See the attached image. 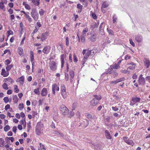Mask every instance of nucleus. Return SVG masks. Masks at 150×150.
<instances>
[{
    "label": "nucleus",
    "instance_id": "obj_43",
    "mask_svg": "<svg viewBox=\"0 0 150 150\" xmlns=\"http://www.w3.org/2000/svg\"><path fill=\"white\" fill-rule=\"evenodd\" d=\"M73 59L74 62L76 63L78 61V59L77 58L75 54H73Z\"/></svg>",
    "mask_w": 150,
    "mask_h": 150
},
{
    "label": "nucleus",
    "instance_id": "obj_54",
    "mask_svg": "<svg viewBox=\"0 0 150 150\" xmlns=\"http://www.w3.org/2000/svg\"><path fill=\"white\" fill-rule=\"evenodd\" d=\"M112 110L115 111H118L119 110L118 108H117L116 106L113 107L112 106Z\"/></svg>",
    "mask_w": 150,
    "mask_h": 150
},
{
    "label": "nucleus",
    "instance_id": "obj_63",
    "mask_svg": "<svg viewBox=\"0 0 150 150\" xmlns=\"http://www.w3.org/2000/svg\"><path fill=\"white\" fill-rule=\"evenodd\" d=\"M104 26L103 25V23H101L99 27V30H101V29H104Z\"/></svg>",
    "mask_w": 150,
    "mask_h": 150
},
{
    "label": "nucleus",
    "instance_id": "obj_22",
    "mask_svg": "<svg viewBox=\"0 0 150 150\" xmlns=\"http://www.w3.org/2000/svg\"><path fill=\"white\" fill-rule=\"evenodd\" d=\"M132 100L134 101L135 103L140 102L141 100L140 98L139 97H133L132 98Z\"/></svg>",
    "mask_w": 150,
    "mask_h": 150
},
{
    "label": "nucleus",
    "instance_id": "obj_20",
    "mask_svg": "<svg viewBox=\"0 0 150 150\" xmlns=\"http://www.w3.org/2000/svg\"><path fill=\"white\" fill-rule=\"evenodd\" d=\"M57 84H53L52 86V93L53 94L55 95V90H56Z\"/></svg>",
    "mask_w": 150,
    "mask_h": 150
},
{
    "label": "nucleus",
    "instance_id": "obj_41",
    "mask_svg": "<svg viewBox=\"0 0 150 150\" xmlns=\"http://www.w3.org/2000/svg\"><path fill=\"white\" fill-rule=\"evenodd\" d=\"M61 94L64 99H65L67 98V95L66 93V92H61Z\"/></svg>",
    "mask_w": 150,
    "mask_h": 150
},
{
    "label": "nucleus",
    "instance_id": "obj_29",
    "mask_svg": "<svg viewBox=\"0 0 150 150\" xmlns=\"http://www.w3.org/2000/svg\"><path fill=\"white\" fill-rule=\"evenodd\" d=\"M110 67H111L112 69H117L120 68V67L119 66H118V65H117L116 64H115L113 66H110Z\"/></svg>",
    "mask_w": 150,
    "mask_h": 150
},
{
    "label": "nucleus",
    "instance_id": "obj_37",
    "mask_svg": "<svg viewBox=\"0 0 150 150\" xmlns=\"http://www.w3.org/2000/svg\"><path fill=\"white\" fill-rule=\"evenodd\" d=\"M108 6V4L106 3V2H104L102 5L101 7L103 8H106Z\"/></svg>",
    "mask_w": 150,
    "mask_h": 150
},
{
    "label": "nucleus",
    "instance_id": "obj_23",
    "mask_svg": "<svg viewBox=\"0 0 150 150\" xmlns=\"http://www.w3.org/2000/svg\"><path fill=\"white\" fill-rule=\"evenodd\" d=\"M93 96L94 97V98L96 100L99 101L102 98V97L100 95H93Z\"/></svg>",
    "mask_w": 150,
    "mask_h": 150
},
{
    "label": "nucleus",
    "instance_id": "obj_50",
    "mask_svg": "<svg viewBox=\"0 0 150 150\" xmlns=\"http://www.w3.org/2000/svg\"><path fill=\"white\" fill-rule=\"evenodd\" d=\"M3 100L4 102L6 103H7L9 101V99L7 97H5Z\"/></svg>",
    "mask_w": 150,
    "mask_h": 150
},
{
    "label": "nucleus",
    "instance_id": "obj_16",
    "mask_svg": "<svg viewBox=\"0 0 150 150\" xmlns=\"http://www.w3.org/2000/svg\"><path fill=\"white\" fill-rule=\"evenodd\" d=\"M83 125L86 128L89 124V121L87 119H85L81 125Z\"/></svg>",
    "mask_w": 150,
    "mask_h": 150
},
{
    "label": "nucleus",
    "instance_id": "obj_11",
    "mask_svg": "<svg viewBox=\"0 0 150 150\" xmlns=\"http://www.w3.org/2000/svg\"><path fill=\"white\" fill-rule=\"evenodd\" d=\"M13 81V80L10 77L5 78L4 80V82L7 83L8 84H11Z\"/></svg>",
    "mask_w": 150,
    "mask_h": 150
},
{
    "label": "nucleus",
    "instance_id": "obj_25",
    "mask_svg": "<svg viewBox=\"0 0 150 150\" xmlns=\"http://www.w3.org/2000/svg\"><path fill=\"white\" fill-rule=\"evenodd\" d=\"M61 67L62 68L64 64V54L61 55Z\"/></svg>",
    "mask_w": 150,
    "mask_h": 150
},
{
    "label": "nucleus",
    "instance_id": "obj_30",
    "mask_svg": "<svg viewBox=\"0 0 150 150\" xmlns=\"http://www.w3.org/2000/svg\"><path fill=\"white\" fill-rule=\"evenodd\" d=\"M34 92L35 94L38 95H40V94L39 91V88H37L35 89Z\"/></svg>",
    "mask_w": 150,
    "mask_h": 150
},
{
    "label": "nucleus",
    "instance_id": "obj_61",
    "mask_svg": "<svg viewBox=\"0 0 150 150\" xmlns=\"http://www.w3.org/2000/svg\"><path fill=\"white\" fill-rule=\"evenodd\" d=\"M17 127L16 126H14L13 127L12 129L13 132L15 133H16V131L17 130Z\"/></svg>",
    "mask_w": 150,
    "mask_h": 150
},
{
    "label": "nucleus",
    "instance_id": "obj_34",
    "mask_svg": "<svg viewBox=\"0 0 150 150\" xmlns=\"http://www.w3.org/2000/svg\"><path fill=\"white\" fill-rule=\"evenodd\" d=\"M29 14H27L25 15V16L26 18L28 19V21L31 22L32 21V19L30 17V16L28 15Z\"/></svg>",
    "mask_w": 150,
    "mask_h": 150
},
{
    "label": "nucleus",
    "instance_id": "obj_24",
    "mask_svg": "<svg viewBox=\"0 0 150 150\" xmlns=\"http://www.w3.org/2000/svg\"><path fill=\"white\" fill-rule=\"evenodd\" d=\"M30 61L31 62L34 61V55L33 54V52L31 51L30 52Z\"/></svg>",
    "mask_w": 150,
    "mask_h": 150
},
{
    "label": "nucleus",
    "instance_id": "obj_46",
    "mask_svg": "<svg viewBox=\"0 0 150 150\" xmlns=\"http://www.w3.org/2000/svg\"><path fill=\"white\" fill-rule=\"evenodd\" d=\"M117 81L118 83L124 81L125 80V78L124 77H122V78H120V79H117Z\"/></svg>",
    "mask_w": 150,
    "mask_h": 150
},
{
    "label": "nucleus",
    "instance_id": "obj_38",
    "mask_svg": "<svg viewBox=\"0 0 150 150\" xmlns=\"http://www.w3.org/2000/svg\"><path fill=\"white\" fill-rule=\"evenodd\" d=\"M88 29L87 27H86L85 28L83 31L82 35H86V33L88 32Z\"/></svg>",
    "mask_w": 150,
    "mask_h": 150
},
{
    "label": "nucleus",
    "instance_id": "obj_32",
    "mask_svg": "<svg viewBox=\"0 0 150 150\" xmlns=\"http://www.w3.org/2000/svg\"><path fill=\"white\" fill-rule=\"evenodd\" d=\"M13 67V65L12 64H10L7 66L6 67V69L7 71H10L11 68Z\"/></svg>",
    "mask_w": 150,
    "mask_h": 150
},
{
    "label": "nucleus",
    "instance_id": "obj_42",
    "mask_svg": "<svg viewBox=\"0 0 150 150\" xmlns=\"http://www.w3.org/2000/svg\"><path fill=\"white\" fill-rule=\"evenodd\" d=\"M131 64H132V66H130L128 68L130 69H134L136 65L135 64H134L133 62H132Z\"/></svg>",
    "mask_w": 150,
    "mask_h": 150
},
{
    "label": "nucleus",
    "instance_id": "obj_57",
    "mask_svg": "<svg viewBox=\"0 0 150 150\" xmlns=\"http://www.w3.org/2000/svg\"><path fill=\"white\" fill-rule=\"evenodd\" d=\"M113 69L111 67H110V68L108 69V73H109L110 74H112V70Z\"/></svg>",
    "mask_w": 150,
    "mask_h": 150
},
{
    "label": "nucleus",
    "instance_id": "obj_8",
    "mask_svg": "<svg viewBox=\"0 0 150 150\" xmlns=\"http://www.w3.org/2000/svg\"><path fill=\"white\" fill-rule=\"evenodd\" d=\"M105 136L106 139H110L111 141L113 140V139L112 138L110 132L107 130H105Z\"/></svg>",
    "mask_w": 150,
    "mask_h": 150
},
{
    "label": "nucleus",
    "instance_id": "obj_58",
    "mask_svg": "<svg viewBox=\"0 0 150 150\" xmlns=\"http://www.w3.org/2000/svg\"><path fill=\"white\" fill-rule=\"evenodd\" d=\"M130 43L134 47H135V45L134 43L133 42L132 39H130L129 40Z\"/></svg>",
    "mask_w": 150,
    "mask_h": 150
},
{
    "label": "nucleus",
    "instance_id": "obj_4",
    "mask_svg": "<svg viewBox=\"0 0 150 150\" xmlns=\"http://www.w3.org/2000/svg\"><path fill=\"white\" fill-rule=\"evenodd\" d=\"M49 66L50 69L53 71H55L57 69L56 63L54 61H52L50 62Z\"/></svg>",
    "mask_w": 150,
    "mask_h": 150
},
{
    "label": "nucleus",
    "instance_id": "obj_33",
    "mask_svg": "<svg viewBox=\"0 0 150 150\" xmlns=\"http://www.w3.org/2000/svg\"><path fill=\"white\" fill-rule=\"evenodd\" d=\"M66 92V87L64 85H62L61 88V92Z\"/></svg>",
    "mask_w": 150,
    "mask_h": 150
},
{
    "label": "nucleus",
    "instance_id": "obj_55",
    "mask_svg": "<svg viewBox=\"0 0 150 150\" xmlns=\"http://www.w3.org/2000/svg\"><path fill=\"white\" fill-rule=\"evenodd\" d=\"M44 10L41 9L39 11V13L40 16H42L44 14Z\"/></svg>",
    "mask_w": 150,
    "mask_h": 150
},
{
    "label": "nucleus",
    "instance_id": "obj_18",
    "mask_svg": "<svg viewBox=\"0 0 150 150\" xmlns=\"http://www.w3.org/2000/svg\"><path fill=\"white\" fill-rule=\"evenodd\" d=\"M6 2H3L2 0H1V1L0 2V8L1 9H3L5 7V6L4 4H6L7 1H5Z\"/></svg>",
    "mask_w": 150,
    "mask_h": 150
},
{
    "label": "nucleus",
    "instance_id": "obj_45",
    "mask_svg": "<svg viewBox=\"0 0 150 150\" xmlns=\"http://www.w3.org/2000/svg\"><path fill=\"white\" fill-rule=\"evenodd\" d=\"M18 79L19 80L18 81L19 82H20L21 81L23 82L24 81V78L23 76H22L20 77Z\"/></svg>",
    "mask_w": 150,
    "mask_h": 150
},
{
    "label": "nucleus",
    "instance_id": "obj_44",
    "mask_svg": "<svg viewBox=\"0 0 150 150\" xmlns=\"http://www.w3.org/2000/svg\"><path fill=\"white\" fill-rule=\"evenodd\" d=\"M14 90H15V92L16 93H18L19 91V90L18 88V86L16 85H15L14 86Z\"/></svg>",
    "mask_w": 150,
    "mask_h": 150
},
{
    "label": "nucleus",
    "instance_id": "obj_13",
    "mask_svg": "<svg viewBox=\"0 0 150 150\" xmlns=\"http://www.w3.org/2000/svg\"><path fill=\"white\" fill-rule=\"evenodd\" d=\"M47 89L45 88H44L41 91V94L42 96H46L47 94Z\"/></svg>",
    "mask_w": 150,
    "mask_h": 150
},
{
    "label": "nucleus",
    "instance_id": "obj_9",
    "mask_svg": "<svg viewBox=\"0 0 150 150\" xmlns=\"http://www.w3.org/2000/svg\"><path fill=\"white\" fill-rule=\"evenodd\" d=\"M99 103V101L93 98L90 101V105L91 106H95L97 105Z\"/></svg>",
    "mask_w": 150,
    "mask_h": 150
},
{
    "label": "nucleus",
    "instance_id": "obj_12",
    "mask_svg": "<svg viewBox=\"0 0 150 150\" xmlns=\"http://www.w3.org/2000/svg\"><path fill=\"white\" fill-rule=\"evenodd\" d=\"M85 115L91 121L92 120L95 119L94 116H93L91 114H90L88 113H86L85 114Z\"/></svg>",
    "mask_w": 150,
    "mask_h": 150
},
{
    "label": "nucleus",
    "instance_id": "obj_5",
    "mask_svg": "<svg viewBox=\"0 0 150 150\" xmlns=\"http://www.w3.org/2000/svg\"><path fill=\"white\" fill-rule=\"evenodd\" d=\"M138 82L139 85H144L145 83V79L142 77V74L140 75L139 77Z\"/></svg>",
    "mask_w": 150,
    "mask_h": 150
},
{
    "label": "nucleus",
    "instance_id": "obj_31",
    "mask_svg": "<svg viewBox=\"0 0 150 150\" xmlns=\"http://www.w3.org/2000/svg\"><path fill=\"white\" fill-rule=\"evenodd\" d=\"M107 30L109 35H114L113 32L112 30L109 29L108 28H107Z\"/></svg>",
    "mask_w": 150,
    "mask_h": 150
},
{
    "label": "nucleus",
    "instance_id": "obj_3",
    "mask_svg": "<svg viewBox=\"0 0 150 150\" xmlns=\"http://www.w3.org/2000/svg\"><path fill=\"white\" fill-rule=\"evenodd\" d=\"M31 15L35 21H37L39 16L38 13L35 8H33L31 12Z\"/></svg>",
    "mask_w": 150,
    "mask_h": 150
},
{
    "label": "nucleus",
    "instance_id": "obj_26",
    "mask_svg": "<svg viewBox=\"0 0 150 150\" xmlns=\"http://www.w3.org/2000/svg\"><path fill=\"white\" fill-rule=\"evenodd\" d=\"M13 100L14 103H18V99L16 95H15L14 96L13 98Z\"/></svg>",
    "mask_w": 150,
    "mask_h": 150
},
{
    "label": "nucleus",
    "instance_id": "obj_40",
    "mask_svg": "<svg viewBox=\"0 0 150 150\" xmlns=\"http://www.w3.org/2000/svg\"><path fill=\"white\" fill-rule=\"evenodd\" d=\"M10 129V126L8 125H6L4 128V130L6 132L8 131Z\"/></svg>",
    "mask_w": 150,
    "mask_h": 150
},
{
    "label": "nucleus",
    "instance_id": "obj_10",
    "mask_svg": "<svg viewBox=\"0 0 150 150\" xmlns=\"http://www.w3.org/2000/svg\"><path fill=\"white\" fill-rule=\"evenodd\" d=\"M9 74V73L8 71H6L4 69H2V71L1 73V75L3 76L4 77L7 76Z\"/></svg>",
    "mask_w": 150,
    "mask_h": 150
},
{
    "label": "nucleus",
    "instance_id": "obj_62",
    "mask_svg": "<svg viewBox=\"0 0 150 150\" xmlns=\"http://www.w3.org/2000/svg\"><path fill=\"white\" fill-rule=\"evenodd\" d=\"M66 45L67 46H68L69 45V38L68 37H67L66 38Z\"/></svg>",
    "mask_w": 150,
    "mask_h": 150
},
{
    "label": "nucleus",
    "instance_id": "obj_35",
    "mask_svg": "<svg viewBox=\"0 0 150 150\" xmlns=\"http://www.w3.org/2000/svg\"><path fill=\"white\" fill-rule=\"evenodd\" d=\"M2 88L5 90H8V85L6 83H4L2 85Z\"/></svg>",
    "mask_w": 150,
    "mask_h": 150
},
{
    "label": "nucleus",
    "instance_id": "obj_64",
    "mask_svg": "<svg viewBox=\"0 0 150 150\" xmlns=\"http://www.w3.org/2000/svg\"><path fill=\"white\" fill-rule=\"evenodd\" d=\"M10 108V105L9 104H7L5 106V109L7 110L8 109H9Z\"/></svg>",
    "mask_w": 150,
    "mask_h": 150
},
{
    "label": "nucleus",
    "instance_id": "obj_2",
    "mask_svg": "<svg viewBox=\"0 0 150 150\" xmlns=\"http://www.w3.org/2000/svg\"><path fill=\"white\" fill-rule=\"evenodd\" d=\"M60 110L62 114L64 115H68L69 113L68 109L64 105H62L60 106Z\"/></svg>",
    "mask_w": 150,
    "mask_h": 150
},
{
    "label": "nucleus",
    "instance_id": "obj_52",
    "mask_svg": "<svg viewBox=\"0 0 150 150\" xmlns=\"http://www.w3.org/2000/svg\"><path fill=\"white\" fill-rule=\"evenodd\" d=\"M92 17L94 19H96L97 18V16L96 14L95 13H93L91 14Z\"/></svg>",
    "mask_w": 150,
    "mask_h": 150
},
{
    "label": "nucleus",
    "instance_id": "obj_14",
    "mask_svg": "<svg viewBox=\"0 0 150 150\" xmlns=\"http://www.w3.org/2000/svg\"><path fill=\"white\" fill-rule=\"evenodd\" d=\"M135 39L138 42H141L142 40V37L140 35H138L135 36Z\"/></svg>",
    "mask_w": 150,
    "mask_h": 150
},
{
    "label": "nucleus",
    "instance_id": "obj_48",
    "mask_svg": "<svg viewBox=\"0 0 150 150\" xmlns=\"http://www.w3.org/2000/svg\"><path fill=\"white\" fill-rule=\"evenodd\" d=\"M74 115V112L73 111H71L70 112V114L68 117L70 118L72 117Z\"/></svg>",
    "mask_w": 150,
    "mask_h": 150
},
{
    "label": "nucleus",
    "instance_id": "obj_1",
    "mask_svg": "<svg viewBox=\"0 0 150 150\" xmlns=\"http://www.w3.org/2000/svg\"><path fill=\"white\" fill-rule=\"evenodd\" d=\"M43 124L42 122H39L37 123L35 129V133L37 135H39L42 133L43 130Z\"/></svg>",
    "mask_w": 150,
    "mask_h": 150
},
{
    "label": "nucleus",
    "instance_id": "obj_36",
    "mask_svg": "<svg viewBox=\"0 0 150 150\" xmlns=\"http://www.w3.org/2000/svg\"><path fill=\"white\" fill-rule=\"evenodd\" d=\"M69 75L71 77L74 78V72L73 70L70 71Z\"/></svg>",
    "mask_w": 150,
    "mask_h": 150
},
{
    "label": "nucleus",
    "instance_id": "obj_21",
    "mask_svg": "<svg viewBox=\"0 0 150 150\" xmlns=\"http://www.w3.org/2000/svg\"><path fill=\"white\" fill-rule=\"evenodd\" d=\"M144 63L147 68L149 67L150 65V62L149 60L147 59H146L145 61L144 62Z\"/></svg>",
    "mask_w": 150,
    "mask_h": 150
},
{
    "label": "nucleus",
    "instance_id": "obj_39",
    "mask_svg": "<svg viewBox=\"0 0 150 150\" xmlns=\"http://www.w3.org/2000/svg\"><path fill=\"white\" fill-rule=\"evenodd\" d=\"M85 35H81V41L82 42L84 43L85 42Z\"/></svg>",
    "mask_w": 150,
    "mask_h": 150
},
{
    "label": "nucleus",
    "instance_id": "obj_49",
    "mask_svg": "<svg viewBox=\"0 0 150 150\" xmlns=\"http://www.w3.org/2000/svg\"><path fill=\"white\" fill-rule=\"evenodd\" d=\"M4 142V139L2 138H0V147H2L1 146V144L2 145H3Z\"/></svg>",
    "mask_w": 150,
    "mask_h": 150
},
{
    "label": "nucleus",
    "instance_id": "obj_27",
    "mask_svg": "<svg viewBox=\"0 0 150 150\" xmlns=\"http://www.w3.org/2000/svg\"><path fill=\"white\" fill-rule=\"evenodd\" d=\"M48 36V33L45 32V33H42L41 35V37L42 38L46 40V37Z\"/></svg>",
    "mask_w": 150,
    "mask_h": 150
},
{
    "label": "nucleus",
    "instance_id": "obj_17",
    "mask_svg": "<svg viewBox=\"0 0 150 150\" xmlns=\"http://www.w3.org/2000/svg\"><path fill=\"white\" fill-rule=\"evenodd\" d=\"M92 51H91V50L88 51L84 56V58L87 59L90 55H93V54H92Z\"/></svg>",
    "mask_w": 150,
    "mask_h": 150
},
{
    "label": "nucleus",
    "instance_id": "obj_6",
    "mask_svg": "<svg viewBox=\"0 0 150 150\" xmlns=\"http://www.w3.org/2000/svg\"><path fill=\"white\" fill-rule=\"evenodd\" d=\"M123 139L124 140L125 142L128 144L133 146L134 144L132 140H129L128 139L127 137H123Z\"/></svg>",
    "mask_w": 150,
    "mask_h": 150
},
{
    "label": "nucleus",
    "instance_id": "obj_59",
    "mask_svg": "<svg viewBox=\"0 0 150 150\" xmlns=\"http://www.w3.org/2000/svg\"><path fill=\"white\" fill-rule=\"evenodd\" d=\"M5 64L6 65H8V64H10L11 63V61L8 59H7L5 61Z\"/></svg>",
    "mask_w": 150,
    "mask_h": 150
},
{
    "label": "nucleus",
    "instance_id": "obj_56",
    "mask_svg": "<svg viewBox=\"0 0 150 150\" xmlns=\"http://www.w3.org/2000/svg\"><path fill=\"white\" fill-rule=\"evenodd\" d=\"M98 25L96 23H95L93 25H91V28H92L93 29L95 28H97Z\"/></svg>",
    "mask_w": 150,
    "mask_h": 150
},
{
    "label": "nucleus",
    "instance_id": "obj_51",
    "mask_svg": "<svg viewBox=\"0 0 150 150\" xmlns=\"http://www.w3.org/2000/svg\"><path fill=\"white\" fill-rule=\"evenodd\" d=\"M65 79L66 81H68L69 80V75L68 74L66 73H65Z\"/></svg>",
    "mask_w": 150,
    "mask_h": 150
},
{
    "label": "nucleus",
    "instance_id": "obj_19",
    "mask_svg": "<svg viewBox=\"0 0 150 150\" xmlns=\"http://www.w3.org/2000/svg\"><path fill=\"white\" fill-rule=\"evenodd\" d=\"M18 50L19 54L20 56H21L22 55L23 56V50L22 48L20 47H18Z\"/></svg>",
    "mask_w": 150,
    "mask_h": 150
},
{
    "label": "nucleus",
    "instance_id": "obj_53",
    "mask_svg": "<svg viewBox=\"0 0 150 150\" xmlns=\"http://www.w3.org/2000/svg\"><path fill=\"white\" fill-rule=\"evenodd\" d=\"M83 6L81 5L80 4H78L77 5V8L78 9H82L83 8Z\"/></svg>",
    "mask_w": 150,
    "mask_h": 150
},
{
    "label": "nucleus",
    "instance_id": "obj_47",
    "mask_svg": "<svg viewBox=\"0 0 150 150\" xmlns=\"http://www.w3.org/2000/svg\"><path fill=\"white\" fill-rule=\"evenodd\" d=\"M24 107V105L23 103H20L19 104L18 106V108L20 110H22Z\"/></svg>",
    "mask_w": 150,
    "mask_h": 150
},
{
    "label": "nucleus",
    "instance_id": "obj_60",
    "mask_svg": "<svg viewBox=\"0 0 150 150\" xmlns=\"http://www.w3.org/2000/svg\"><path fill=\"white\" fill-rule=\"evenodd\" d=\"M99 31L101 35H105L104 29H101V30H99Z\"/></svg>",
    "mask_w": 150,
    "mask_h": 150
},
{
    "label": "nucleus",
    "instance_id": "obj_28",
    "mask_svg": "<svg viewBox=\"0 0 150 150\" xmlns=\"http://www.w3.org/2000/svg\"><path fill=\"white\" fill-rule=\"evenodd\" d=\"M117 20V17L116 14H114L112 17V21L114 23H116V21Z\"/></svg>",
    "mask_w": 150,
    "mask_h": 150
},
{
    "label": "nucleus",
    "instance_id": "obj_7",
    "mask_svg": "<svg viewBox=\"0 0 150 150\" xmlns=\"http://www.w3.org/2000/svg\"><path fill=\"white\" fill-rule=\"evenodd\" d=\"M50 49L51 47L50 46H46L44 47L42 51L45 54H47L50 52Z\"/></svg>",
    "mask_w": 150,
    "mask_h": 150
},
{
    "label": "nucleus",
    "instance_id": "obj_15",
    "mask_svg": "<svg viewBox=\"0 0 150 150\" xmlns=\"http://www.w3.org/2000/svg\"><path fill=\"white\" fill-rule=\"evenodd\" d=\"M90 40L92 42H94L96 40V36L95 34H91L90 38Z\"/></svg>",
    "mask_w": 150,
    "mask_h": 150
}]
</instances>
